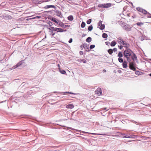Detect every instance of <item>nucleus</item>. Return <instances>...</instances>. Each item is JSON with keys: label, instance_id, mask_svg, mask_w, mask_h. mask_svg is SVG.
<instances>
[{"label": "nucleus", "instance_id": "obj_12", "mask_svg": "<svg viewBox=\"0 0 151 151\" xmlns=\"http://www.w3.org/2000/svg\"><path fill=\"white\" fill-rule=\"evenodd\" d=\"M132 54H133V55H131V57L132 59L133 60V61H134V60H137V57L136 54L133 52V53H132Z\"/></svg>", "mask_w": 151, "mask_h": 151}, {"label": "nucleus", "instance_id": "obj_9", "mask_svg": "<svg viewBox=\"0 0 151 151\" xmlns=\"http://www.w3.org/2000/svg\"><path fill=\"white\" fill-rule=\"evenodd\" d=\"M95 92H96V93L97 94V95L100 96L102 94V91L101 89L100 88H98L95 91Z\"/></svg>", "mask_w": 151, "mask_h": 151}, {"label": "nucleus", "instance_id": "obj_38", "mask_svg": "<svg viewBox=\"0 0 151 151\" xmlns=\"http://www.w3.org/2000/svg\"><path fill=\"white\" fill-rule=\"evenodd\" d=\"M67 93H69V94H75V95H76V94H79V93H72L71 92H67Z\"/></svg>", "mask_w": 151, "mask_h": 151}, {"label": "nucleus", "instance_id": "obj_16", "mask_svg": "<svg viewBox=\"0 0 151 151\" xmlns=\"http://www.w3.org/2000/svg\"><path fill=\"white\" fill-rule=\"evenodd\" d=\"M45 9H47L50 8H55V6L53 5H46V6L43 7Z\"/></svg>", "mask_w": 151, "mask_h": 151}, {"label": "nucleus", "instance_id": "obj_46", "mask_svg": "<svg viewBox=\"0 0 151 151\" xmlns=\"http://www.w3.org/2000/svg\"><path fill=\"white\" fill-rule=\"evenodd\" d=\"M90 134H93V135H102V134H97L95 133H90Z\"/></svg>", "mask_w": 151, "mask_h": 151}, {"label": "nucleus", "instance_id": "obj_21", "mask_svg": "<svg viewBox=\"0 0 151 151\" xmlns=\"http://www.w3.org/2000/svg\"><path fill=\"white\" fill-rule=\"evenodd\" d=\"M121 137L123 138H128L129 135H127L124 133H122Z\"/></svg>", "mask_w": 151, "mask_h": 151}, {"label": "nucleus", "instance_id": "obj_14", "mask_svg": "<svg viewBox=\"0 0 151 151\" xmlns=\"http://www.w3.org/2000/svg\"><path fill=\"white\" fill-rule=\"evenodd\" d=\"M50 19L52 21L55 22L57 24H58V21L56 18L54 17H52L50 18Z\"/></svg>", "mask_w": 151, "mask_h": 151}, {"label": "nucleus", "instance_id": "obj_39", "mask_svg": "<svg viewBox=\"0 0 151 151\" xmlns=\"http://www.w3.org/2000/svg\"><path fill=\"white\" fill-rule=\"evenodd\" d=\"M102 21L101 20L99 21L98 24V26H100L101 24H102Z\"/></svg>", "mask_w": 151, "mask_h": 151}, {"label": "nucleus", "instance_id": "obj_30", "mask_svg": "<svg viewBox=\"0 0 151 151\" xmlns=\"http://www.w3.org/2000/svg\"><path fill=\"white\" fill-rule=\"evenodd\" d=\"M86 26V23L84 22H82L81 24V27L82 28H84Z\"/></svg>", "mask_w": 151, "mask_h": 151}, {"label": "nucleus", "instance_id": "obj_34", "mask_svg": "<svg viewBox=\"0 0 151 151\" xmlns=\"http://www.w3.org/2000/svg\"><path fill=\"white\" fill-rule=\"evenodd\" d=\"M136 24L139 26H141V25H143V23L141 22H138L136 23Z\"/></svg>", "mask_w": 151, "mask_h": 151}, {"label": "nucleus", "instance_id": "obj_5", "mask_svg": "<svg viewBox=\"0 0 151 151\" xmlns=\"http://www.w3.org/2000/svg\"><path fill=\"white\" fill-rule=\"evenodd\" d=\"M123 24V27L126 31H129L131 30L132 27L128 24L124 23L122 24Z\"/></svg>", "mask_w": 151, "mask_h": 151}, {"label": "nucleus", "instance_id": "obj_6", "mask_svg": "<svg viewBox=\"0 0 151 151\" xmlns=\"http://www.w3.org/2000/svg\"><path fill=\"white\" fill-rule=\"evenodd\" d=\"M52 30L54 32L56 31L57 32H62L64 31L61 28H59L56 27H51Z\"/></svg>", "mask_w": 151, "mask_h": 151}, {"label": "nucleus", "instance_id": "obj_56", "mask_svg": "<svg viewBox=\"0 0 151 151\" xmlns=\"http://www.w3.org/2000/svg\"><path fill=\"white\" fill-rule=\"evenodd\" d=\"M32 19H36V17H33L32 18Z\"/></svg>", "mask_w": 151, "mask_h": 151}, {"label": "nucleus", "instance_id": "obj_20", "mask_svg": "<svg viewBox=\"0 0 151 151\" xmlns=\"http://www.w3.org/2000/svg\"><path fill=\"white\" fill-rule=\"evenodd\" d=\"M67 19L68 20L72 21L73 19V15H70L68 17Z\"/></svg>", "mask_w": 151, "mask_h": 151}, {"label": "nucleus", "instance_id": "obj_43", "mask_svg": "<svg viewBox=\"0 0 151 151\" xmlns=\"http://www.w3.org/2000/svg\"><path fill=\"white\" fill-rule=\"evenodd\" d=\"M123 46L122 45H118V47L121 50L123 48Z\"/></svg>", "mask_w": 151, "mask_h": 151}, {"label": "nucleus", "instance_id": "obj_7", "mask_svg": "<svg viewBox=\"0 0 151 151\" xmlns=\"http://www.w3.org/2000/svg\"><path fill=\"white\" fill-rule=\"evenodd\" d=\"M137 10L139 12L142 13L143 14H147V12L141 8L137 7L136 8Z\"/></svg>", "mask_w": 151, "mask_h": 151}, {"label": "nucleus", "instance_id": "obj_49", "mask_svg": "<svg viewBox=\"0 0 151 151\" xmlns=\"http://www.w3.org/2000/svg\"><path fill=\"white\" fill-rule=\"evenodd\" d=\"M41 18V16H37L36 17V19H39Z\"/></svg>", "mask_w": 151, "mask_h": 151}, {"label": "nucleus", "instance_id": "obj_32", "mask_svg": "<svg viewBox=\"0 0 151 151\" xmlns=\"http://www.w3.org/2000/svg\"><path fill=\"white\" fill-rule=\"evenodd\" d=\"M136 135H129L128 138L135 139V138Z\"/></svg>", "mask_w": 151, "mask_h": 151}, {"label": "nucleus", "instance_id": "obj_31", "mask_svg": "<svg viewBox=\"0 0 151 151\" xmlns=\"http://www.w3.org/2000/svg\"><path fill=\"white\" fill-rule=\"evenodd\" d=\"M108 52L109 54L111 55L113 53V50L111 49H109L108 50Z\"/></svg>", "mask_w": 151, "mask_h": 151}, {"label": "nucleus", "instance_id": "obj_37", "mask_svg": "<svg viewBox=\"0 0 151 151\" xmlns=\"http://www.w3.org/2000/svg\"><path fill=\"white\" fill-rule=\"evenodd\" d=\"M95 47V45H91L90 47H89V48L90 49V50H91V49H92L93 48H94Z\"/></svg>", "mask_w": 151, "mask_h": 151}, {"label": "nucleus", "instance_id": "obj_13", "mask_svg": "<svg viewBox=\"0 0 151 151\" xmlns=\"http://www.w3.org/2000/svg\"><path fill=\"white\" fill-rule=\"evenodd\" d=\"M122 66L123 68H126L127 67V63L126 61H124L122 63Z\"/></svg>", "mask_w": 151, "mask_h": 151}, {"label": "nucleus", "instance_id": "obj_26", "mask_svg": "<svg viewBox=\"0 0 151 151\" xmlns=\"http://www.w3.org/2000/svg\"><path fill=\"white\" fill-rule=\"evenodd\" d=\"M99 26L100 27L99 29L101 30H102L105 28V26L104 24H101Z\"/></svg>", "mask_w": 151, "mask_h": 151}, {"label": "nucleus", "instance_id": "obj_25", "mask_svg": "<svg viewBox=\"0 0 151 151\" xmlns=\"http://www.w3.org/2000/svg\"><path fill=\"white\" fill-rule=\"evenodd\" d=\"M116 42L114 41H112L110 45L112 47H114L116 45Z\"/></svg>", "mask_w": 151, "mask_h": 151}, {"label": "nucleus", "instance_id": "obj_40", "mask_svg": "<svg viewBox=\"0 0 151 151\" xmlns=\"http://www.w3.org/2000/svg\"><path fill=\"white\" fill-rule=\"evenodd\" d=\"M147 14L149 15L147 16V17L148 18H151V14H150L149 13L147 12Z\"/></svg>", "mask_w": 151, "mask_h": 151}, {"label": "nucleus", "instance_id": "obj_61", "mask_svg": "<svg viewBox=\"0 0 151 151\" xmlns=\"http://www.w3.org/2000/svg\"><path fill=\"white\" fill-rule=\"evenodd\" d=\"M104 109L105 110L107 111L108 109H107V108H104Z\"/></svg>", "mask_w": 151, "mask_h": 151}, {"label": "nucleus", "instance_id": "obj_54", "mask_svg": "<svg viewBox=\"0 0 151 151\" xmlns=\"http://www.w3.org/2000/svg\"><path fill=\"white\" fill-rule=\"evenodd\" d=\"M83 45H81L80 46V47L81 48L82 50L83 49Z\"/></svg>", "mask_w": 151, "mask_h": 151}, {"label": "nucleus", "instance_id": "obj_59", "mask_svg": "<svg viewBox=\"0 0 151 151\" xmlns=\"http://www.w3.org/2000/svg\"><path fill=\"white\" fill-rule=\"evenodd\" d=\"M58 67L59 68H60V65L59 64H58Z\"/></svg>", "mask_w": 151, "mask_h": 151}, {"label": "nucleus", "instance_id": "obj_8", "mask_svg": "<svg viewBox=\"0 0 151 151\" xmlns=\"http://www.w3.org/2000/svg\"><path fill=\"white\" fill-rule=\"evenodd\" d=\"M89 45L87 44L84 43L83 44V47L86 51L89 52L90 50L89 49Z\"/></svg>", "mask_w": 151, "mask_h": 151}, {"label": "nucleus", "instance_id": "obj_44", "mask_svg": "<svg viewBox=\"0 0 151 151\" xmlns=\"http://www.w3.org/2000/svg\"><path fill=\"white\" fill-rule=\"evenodd\" d=\"M105 44L106 45H107L108 46H109V44H110V42H105Z\"/></svg>", "mask_w": 151, "mask_h": 151}, {"label": "nucleus", "instance_id": "obj_27", "mask_svg": "<svg viewBox=\"0 0 151 151\" xmlns=\"http://www.w3.org/2000/svg\"><path fill=\"white\" fill-rule=\"evenodd\" d=\"M142 72H140V71H137V70L135 72V74L138 76L142 75Z\"/></svg>", "mask_w": 151, "mask_h": 151}, {"label": "nucleus", "instance_id": "obj_52", "mask_svg": "<svg viewBox=\"0 0 151 151\" xmlns=\"http://www.w3.org/2000/svg\"><path fill=\"white\" fill-rule=\"evenodd\" d=\"M86 35V34H83L82 35V37H84Z\"/></svg>", "mask_w": 151, "mask_h": 151}, {"label": "nucleus", "instance_id": "obj_42", "mask_svg": "<svg viewBox=\"0 0 151 151\" xmlns=\"http://www.w3.org/2000/svg\"><path fill=\"white\" fill-rule=\"evenodd\" d=\"M112 50H113V52L114 51V52H116L117 51V49L116 48H114L112 49Z\"/></svg>", "mask_w": 151, "mask_h": 151}, {"label": "nucleus", "instance_id": "obj_47", "mask_svg": "<svg viewBox=\"0 0 151 151\" xmlns=\"http://www.w3.org/2000/svg\"><path fill=\"white\" fill-rule=\"evenodd\" d=\"M79 54L80 55H83V52L82 51H80L79 52Z\"/></svg>", "mask_w": 151, "mask_h": 151}, {"label": "nucleus", "instance_id": "obj_50", "mask_svg": "<svg viewBox=\"0 0 151 151\" xmlns=\"http://www.w3.org/2000/svg\"><path fill=\"white\" fill-rule=\"evenodd\" d=\"M117 72L119 73H122V72L121 71V70H117Z\"/></svg>", "mask_w": 151, "mask_h": 151}, {"label": "nucleus", "instance_id": "obj_33", "mask_svg": "<svg viewBox=\"0 0 151 151\" xmlns=\"http://www.w3.org/2000/svg\"><path fill=\"white\" fill-rule=\"evenodd\" d=\"M118 60L120 63H123L124 62L122 58H119Z\"/></svg>", "mask_w": 151, "mask_h": 151}, {"label": "nucleus", "instance_id": "obj_10", "mask_svg": "<svg viewBox=\"0 0 151 151\" xmlns=\"http://www.w3.org/2000/svg\"><path fill=\"white\" fill-rule=\"evenodd\" d=\"M23 61H21L19 62L17 65H15L14 66L12 67V69H14L15 68H17V67L21 65L22 64V62Z\"/></svg>", "mask_w": 151, "mask_h": 151}, {"label": "nucleus", "instance_id": "obj_57", "mask_svg": "<svg viewBox=\"0 0 151 151\" xmlns=\"http://www.w3.org/2000/svg\"><path fill=\"white\" fill-rule=\"evenodd\" d=\"M103 72H106V70L105 69H104L103 70Z\"/></svg>", "mask_w": 151, "mask_h": 151}, {"label": "nucleus", "instance_id": "obj_36", "mask_svg": "<svg viewBox=\"0 0 151 151\" xmlns=\"http://www.w3.org/2000/svg\"><path fill=\"white\" fill-rule=\"evenodd\" d=\"M91 21H92L91 19H89L88 20H87V21L86 22V23H87V24H89L91 23Z\"/></svg>", "mask_w": 151, "mask_h": 151}, {"label": "nucleus", "instance_id": "obj_29", "mask_svg": "<svg viewBox=\"0 0 151 151\" xmlns=\"http://www.w3.org/2000/svg\"><path fill=\"white\" fill-rule=\"evenodd\" d=\"M93 29V27L92 25H91L88 27V30L89 31H91Z\"/></svg>", "mask_w": 151, "mask_h": 151}, {"label": "nucleus", "instance_id": "obj_48", "mask_svg": "<svg viewBox=\"0 0 151 151\" xmlns=\"http://www.w3.org/2000/svg\"><path fill=\"white\" fill-rule=\"evenodd\" d=\"M29 17H29L28 18H27L26 19V20L27 21H29V20H32V18H29Z\"/></svg>", "mask_w": 151, "mask_h": 151}, {"label": "nucleus", "instance_id": "obj_11", "mask_svg": "<svg viewBox=\"0 0 151 151\" xmlns=\"http://www.w3.org/2000/svg\"><path fill=\"white\" fill-rule=\"evenodd\" d=\"M33 3L35 4H40L41 3L44 2L42 0H33Z\"/></svg>", "mask_w": 151, "mask_h": 151}, {"label": "nucleus", "instance_id": "obj_53", "mask_svg": "<svg viewBox=\"0 0 151 151\" xmlns=\"http://www.w3.org/2000/svg\"><path fill=\"white\" fill-rule=\"evenodd\" d=\"M78 60V62L80 63H81V62H82V60L81 59Z\"/></svg>", "mask_w": 151, "mask_h": 151}, {"label": "nucleus", "instance_id": "obj_63", "mask_svg": "<svg viewBox=\"0 0 151 151\" xmlns=\"http://www.w3.org/2000/svg\"><path fill=\"white\" fill-rule=\"evenodd\" d=\"M129 3H130L131 5H132V6H133V4L132 3V2H129Z\"/></svg>", "mask_w": 151, "mask_h": 151}, {"label": "nucleus", "instance_id": "obj_60", "mask_svg": "<svg viewBox=\"0 0 151 151\" xmlns=\"http://www.w3.org/2000/svg\"><path fill=\"white\" fill-rule=\"evenodd\" d=\"M48 29L49 30V31L51 30H52V29L50 27L48 28Z\"/></svg>", "mask_w": 151, "mask_h": 151}, {"label": "nucleus", "instance_id": "obj_51", "mask_svg": "<svg viewBox=\"0 0 151 151\" xmlns=\"http://www.w3.org/2000/svg\"><path fill=\"white\" fill-rule=\"evenodd\" d=\"M132 122L133 123H135V124H137V123L134 120H132Z\"/></svg>", "mask_w": 151, "mask_h": 151}, {"label": "nucleus", "instance_id": "obj_28", "mask_svg": "<svg viewBox=\"0 0 151 151\" xmlns=\"http://www.w3.org/2000/svg\"><path fill=\"white\" fill-rule=\"evenodd\" d=\"M102 37L104 38H107L108 37V35L106 33H103L102 34Z\"/></svg>", "mask_w": 151, "mask_h": 151}, {"label": "nucleus", "instance_id": "obj_22", "mask_svg": "<svg viewBox=\"0 0 151 151\" xmlns=\"http://www.w3.org/2000/svg\"><path fill=\"white\" fill-rule=\"evenodd\" d=\"M69 129H73V130H76V132H81V131L79 130H77V129H73L72 128H69V127H67V131H68V132H69Z\"/></svg>", "mask_w": 151, "mask_h": 151}, {"label": "nucleus", "instance_id": "obj_15", "mask_svg": "<svg viewBox=\"0 0 151 151\" xmlns=\"http://www.w3.org/2000/svg\"><path fill=\"white\" fill-rule=\"evenodd\" d=\"M49 33L50 35L51 36V37H53V36L55 34V32H54L52 30H51L49 31Z\"/></svg>", "mask_w": 151, "mask_h": 151}, {"label": "nucleus", "instance_id": "obj_17", "mask_svg": "<svg viewBox=\"0 0 151 151\" xmlns=\"http://www.w3.org/2000/svg\"><path fill=\"white\" fill-rule=\"evenodd\" d=\"M74 107L73 105L72 104H69L68 105H67V108L72 109Z\"/></svg>", "mask_w": 151, "mask_h": 151}, {"label": "nucleus", "instance_id": "obj_62", "mask_svg": "<svg viewBox=\"0 0 151 151\" xmlns=\"http://www.w3.org/2000/svg\"><path fill=\"white\" fill-rule=\"evenodd\" d=\"M127 142V141H123V142L124 143H126Z\"/></svg>", "mask_w": 151, "mask_h": 151}, {"label": "nucleus", "instance_id": "obj_64", "mask_svg": "<svg viewBox=\"0 0 151 151\" xmlns=\"http://www.w3.org/2000/svg\"><path fill=\"white\" fill-rule=\"evenodd\" d=\"M29 93L30 94H31V93H32V92L31 91H30L29 92Z\"/></svg>", "mask_w": 151, "mask_h": 151}, {"label": "nucleus", "instance_id": "obj_3", "mask_svg": "<svg viewBox=\"0 0 151 151\" xmlns=\"http://www.w3.org/2000/svg\"><path fill=\"white\" fill-rule=\"evenodd\" d=\"M118 42L119 44H122L124 47V46H128L129 45L128 43H127L125 41H123L121 37H119L118 40Z\"/></svg>", "mask_w": 151, "mask_h": 151}, {"label": "nucleus", "instance_id": "obj_58", "mask_svg": "<svg viewBox=\"0 0 151 151\" xmlns=\"http://www.w3.org/2000/svg\"><path fill=\"white\" fill-rule=\"evenodd\" d=\"M64 25L63 24V23L61 24V25H60V26H61L62 27H63Z\"/></svg>", "mask_w": 151, "mask_h": 151}, {"label": "nucleus", "instance_id": "obj_19", "mask_svg": "<svg viewBox=\"0 0 151 151\" xmlns=\"http://www.w3.org/2000/svg\"><path fill=\"white\" fill-rule=\"evenodd\" d=\"M56 15L57 16L59 17H62V15L61 12L59 11H56Z\"/></svg>", "mask_w": 151, "mask_h": 151}, {"label": "nucleus", "instance_id": "obj_45", "mask_svg": "<svg viewBox=\"0 0 151 151\" xmlns=\"http://www.w3.org/2000/svg\"><path fill=\"white\" fill-rule=\"evenodd\" d=\"M82 62L84 63H86V60L85 59H82Z\"/></svg>", "mask_w": 151, "mask_h": 151}, {"label": "nucleus", "instance_id": "obj_24", "mask_svg": "<svg viewBox=\"0 0 151 151\" xmlns=\"http://www.w3.org/2000/svg\"><path fill=\"white\" fill-rule=\"evenodd\" d=\"M92 40L91 38L90 37H88L86 40V41L87 42L89 43Z\"/></svg>", "mask_w": 151, "mask_h": 151}, {"label": "nucleus", "instance_id": "obj_4", "mask_svg": "<svg viewBox=\"0 0 151 151\" xmlns=\"http://www.w3.org/2000/svg\"><path fill=\"white\" fill-rule=\"evenodd\" d=\"M111 3H108L106 4H99L98 5V7L100 8H107L111 6Z\"/></svg>", "mask_w": 151, "mask_h": 151}, {"label": "nucleus", "instance_id": "obj_2", "mask_svg": "<svg viewBox=\"0 0 151 151\" xmlns=\"http://www.w3.org/2000/svg\"><path fill=\"white\" fill-rule=\"evenodd\" d=\"M129 63V68L134 71H135L136 70V64L134 62V61L131 62H130Z\"/></svg>", "mask_w": 151, "mask_h": 151}, {"label": "nucleus", "instance_id": "obj_18", "mask_svg": "<svg viewBox=\"0 0 151 151\" xmlns=\"http://www.w3.org/2000/svg\"><path fill=\"white\" fill-rule=\"evenodd\" d=\"M59 70L60 73L63 74H65L66 73L65 70H63L60 68H59Z\"/></svg>", "mask_w": 151, "mask_h": 151}, {"label": "nucleus", "instance_id": "obj_55", "mask_svg": "<svg viewBox=\"0 0 151 151\" xmlns=\"http://www.w3.org/2000/svg\"><path fill=\"white\" fill-rule=\"evenodd\" d=\"M135 141V140H129V141H127V142H132L133 141Z\"/></svg>", "mask_w": 151, "mask_h": 151}, {"label": "nucleus", "instance_id": "obj_35", "mask_svg": "<svg viewBox=\"0 0 151 151\" xmlns=\"http://www.w3.org/2000/svg\"><path fill=\"white\" fill-rule=\"evenodd\" d=\"M47 24H48L50 27L51 28V27H52V23L50 21H48L47 22Z\"/></svg>", "mask_w": 151, "mask_h": 151}, {"label": "nucleus", "instance_id": "obj_1", "mask_svg": "<svg viewBox=\"0 0 151 151\" xmlns=\"http://www.w3.org/2000/svg\"><path fill=\"white\" fill-rule=\"evenodd\" d=\"M124 47H126V49L123 51V55L124 58H126L127 61L128 62H130L131 61L130 57L132 54V53H133V51L129 48L128 46H124Z\"/></svg>", "mask_w": 151, "mask_h": 151}, {"label": "nucleus", "instance_id": "obj_23", "mask_svg": "<svg viewBox=\"0 0 151 151\" xmlns=\"http://www.w3.org/2000/svg\"><path fill=\"white\" fill-rule=\"evenodd\" d=\"M123 54H122V52L120 51L118 53L117 56L119 57V58H122L123 57Z\"/></svg>", "mask_w": 151, "mask_h": 151}, {"label": "nucleus", "instance_id": "obj_41", "mask_svg": "<svg viewBox=\"0 0 151 151\" xmlns=\"http://www.w3.org/2000/svg\"><path fill=\"white\" fill-rule=\"evenodd\" d=\"M72 41H73V39L72 38H71L69 39V40L68 41V42L69 43H71L72 42Z\"/></svg>", "mask_w": 151, "mask_h": 151}]
</instances>
